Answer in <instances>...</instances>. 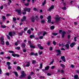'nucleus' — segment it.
Returning <instances> with one entry per match:
<instances>
[{
	"label": "nucleus",
	"mask_w": 79,
	"mask_h": 79,
	"mask_svg": "<svg viewBox=\"0 0 79 79\" xmlns=\"http://www.w3.org/2000/svg\"><path fill=\"white\" fill-rule=\"evenodd\" d=\"M22 74L19 77V78L20 79H21L23 77H24V76H26V74H25L24 72V71H22Z\"/></svg>",
	"instance_id": "1"
},
{
	"label": "nucleus",
	"mask_w": 79,
	"mask_h": 79,
	"mask_svg": "<svg viewBox=\"0 0 79 79\" xmlns=\"http://www.w3.org/2000/svg\"><path fill=\"white\" fill-rule=\"evenodd\" d=\"M15 11L17 12L18 14H19V15H21L22 14V11L20 9L19 10H18L17 9L15 10Z\"/></svg>",
	"instance_id": "2"
},
{
	"label": "nucleus",
	"mask_w": 79,
	"mask_h": 79,
	"mask_svg": "<svg viewBox=\"0 0 79 79\" xmlns=\"http://www.w3.org/2000/svg\"><path fill=\"white\" fill-rule=\"evenodd\" d=\"M47 19L48 20V23H51V21H52L51 20L52 17L51 16L49 15L48 17L47 18Z\"/></svg>",
	"instance_id": "3"
},
{
	"label": "nucleus",
	"mask_w": 79,
	"mask_h": 79,
	"mask_svg": "<svg viewBox=\"0 0 79 79\" xmlns=\"http://www.w3.org/2000/svg\"><path fill=\"white\" fill-rule=\"evenodd\" d=\"M31 8H25L23 9L24 11H27L28 12H29V13L31 11Z\"/></svg>",
	"instance_id": "4"
},
{
	"label": "nucleus",
	"mask_w": 79,
	"mask_h": 79,
	"mask_svg": "<svg viewBox=\"0 0 79 79\" xmlns=\"http://www.w3.org/2000/svg\"><path fill=\"white\" fill-rule=\"evenodd\" d=\"M26 19V17L25 16H23V17L21 19V22H23L25 21Z\"/></svg>",
	"instance_id": "5"
},
{
	"label": "nucleus",
	"mask_w": 79,
	"mask_h": 79,
	"mask_svg": "<svg viewBox=\"0 0 79 79\" xmlns=\"http://www.w3.org/2000/svg\"><path fill=\"white\" fill-rule=\"evenodd\" d=\"M53 8H54V6H52L48 9V11H50L51 10H52Z\"/></svg>",
	"instance_id": "6"
},
{
	"label": "nucleus",
	"mask_w": 79,
	"mask_h": 79,
	"mask_svg": "<svg viewBox=\"0 0 79 79\" xmlns=\"http://www.w3.org/2000/svg\"><path fill=\"white\" fill-rule=\"evenodd\" d=\"M61 58L62 60L63 61H64V62H66V60H65V57H64V56H63L61 57Z\"/></svg>",
	"instance_id": "7"
},
{
	"label": "nucleus",
	"mask_w": 79,
	"mask_h": 79,
	"mask_svg": "<svg viewBox=\"0 0 79 79\" xmlns=\"http://www.w3.org/2000/svg\"><path fill=\"white\" fill-rule=\"evenodd\" d=\"M31 55H35V56H38L37 53H35L34 52H31L30 53Z\"/></svg>",
	"instance_id": "8"
},
{
	"label": "nucleus",
	"mask_w": 79,
	"mask_h": 79,
	"mask_svg": "<svg viewBox=\"0 0 79 79\" xmlns=\"http://www.w3.org/2000/svg\"><path fill=\"white\" fill-rule=\"evenodd\" d=\"M31 21L32 22H34V21H35V19L34 18V16H33L31 18Z\"/></svg>",
	"instance_id": "9"
},
{
	"label": "nucleus",
	"mask_w": 79,
	"mask_h": 79,
	"mask_svg": "<svg viewBox=\"0 0 79 79\" xmlns=\"http://www.w3.org/2000/svg\"><path fill=\"white\" fill-rule=\"evenodd\" d=\"M75 45V43H73L70 45V47L72 48V47H74V46Z\"/></svg>",
	"instance_id": "10"
},
{
	"label": "nucleus",
	"mask_w": 79,
	"mask_h": 79,
	"mask_svg": "<svg viewBox=\"0 0 79 79\" xmlns=\"http://www.w3.org/2000/svg\"><path fill=\"white\" fill-rule=\"evenodd\" d=\"M9 35H10V37H13V34H12V32L11 31H10L9 33L8 34Z\"/></svg>",
	"instance_id": "11"
},
{
	"label": "nucleus",
	"mask_w": 79,
	"mask_h": 79,
	"mask_svg": "<svg viewBox=\"0 0 79 79\" xmlns=\"http://www.w3.org/2000/svg\"><path fill=\"white\" fill-rule=\"evenodd\" d=\"M74 79H79V77L78 76V75H76L74 76Z\"/></svg>",
	"instance_id": "12"
},
{
	"label": "nucleus",
	"mask_w": 79,
	"mask_h": 79,
	"mask_svg": "<svg viewBox=\"0 0 79 79\" xmlns=\"http://www.w3.org/2000/svg\"><path fill=\"white\" fill-rule=\"evenodd\" d=\"M14 74H15L16 77H18V73L16 72H14Z\"/></svg>",
	"instance_id": "13"
},
{
	"label": "nucleus",
	"mask_w": 79,
	"mask_h": 79,
	"mask_svg": "<svg viewBox=\"0 0 79 79\" xmlns=\"http://www.w3.org/2000/svg\"><path fill=\"white\" fill-rule=\"evenodd\" d=\"M60 18H58V17H56V22H57V21H60Z\"/></svg>",
	"instance_id": "14"
},
{
	"label": "nucleus",
	"mask_w": 79,
	"mask_h": 79,
	"mask_svg": "<svg viewBox=\"0 0 79 79\" xmlns=\"http://www.w3.org/2000/svg\"><path fill=\"white\" fill-rule=\"evenodd\" d=\"M49 66H48L45 68V70H48L49 69Z\"/></svg>",
	"instance_id": "15"
},
{
	"label": "nucleus",
	"mask_w": 79,
	"mask_h": 79,
	"mask_svg": "<svg viewBox=\"0 0 79 79\" xmlns=\"http://www.w3.org/2000/svg\"><path fill=\"white\" fill-rule=\"evenodd\" d=\"M56 51L57 52V53H60V54H61V51H60V50L59 49L58 50Z\"/></svg>",
	"instance_id": "16"
},
{
	"label": "nucleus",
	"mask_w": 79,
	"mask_h": 79,
	"mask_svg": "<svg viewBox=\"0 0 79 79\" xmlns=\"http://www.w3.org/2000/svg\"><path fill=\"white\" fill-rule=\"evenodd\" d=\"M4 40V37L3 36L1 38H0V41H3Z\"/></svg>",
	"instance_id": "17"
},
{
	"label": "nucleus",
	"mask_w": 79,
	"mask_h": 79,
	"mask_svg": "<svg viewBox=\"0 0 79 79\" xmlns=\"http://www.w3.org/2000/svg\"><path fill=\"white\" fill-rule=\"evenodd\" d=\"M27 64L25 65V66H26V67H29V66L30 65V63L28 62Z\"/></svg>",
	"instance_id": "18"
},
{
	"label": "nucleus",
	"mask_w": 79,
	"mask_h": 79,
	"mask_svg": "<svg viewBox=\"0 0 79 79\" xmlns=\"http://www.w3.org/2000/svg\"><path fill=\"white\" fill-rule=\"evenodd\" d=\"M28 44H29L30 46V45H31L32 44V43H31V40H28Z\"/></svg>",
	"instance_id": "19"
},
{
	"label": "nucleus",
	"mask_w": 79,
	"mask_h": 79,
	"mask_svg": "<svg viewBox=\"0 0 79 79\" xmlns=\"http://www.w3.org/2000/svg\"><path fill=\"white\" fill-rule=\"evenodd\" d=\"M35 63H36V61H35V60H33L32 61V64H35Z\"/></svg>",
	"instance_id": "20"
},
{
	"label": "nucleus",
	"mask_w": 79,
	"mask_h": 79,
	"mask_svg": "<svg viewBox=\"0 0 79 79\" xmlns=\"http://www.w3.org/2000/svg\"><path fill=\"white\" fill-rule=\"evenodd\" d=\"M1 43L3 45H5V42H4V41H1Z\"/></svg>",
	"instance_id": "21"
},
{
	"label": "nucleus",
	"mask_w": 79,
	"mask_h": 79,
	"mask_svg": "<svg viewBox=\"0 0 79 79\" xmlns=\"http://www.w3.org/2000/svg\"><path fill=\"white\" fill-rule=\"evenodd\" d=\"M31 33V30L30 29L28 30L27 31V33L29 34H30Z\"/></svg>",
	"instance_id": "22"
},
{
	"label": "nucleus",
	"mask_w": 79,
	"mask_h": 79,
	"mask_svg": "<svg viewBox=\"0 0 79 79\" xmlns=\"http://www.w3.org/2000/svg\"><path fill=\"white\" fill-rule=\"evenodd\" d=\"M30 47L31 48H35V47L34 46H33L32 45L30 46Z\"/></svg>",
	"instance_id": "23"
},
{
	"label": "nucleus",
	"mask_w": 79,
	"mask_h": 79,
	"mask_svg": "<svg viewBox=\"0 0 79 79\" xmlns=\"http://www.w3.org/2000/svg\"><path fill=\"white\" fill-rule=\"evenodd\" d=\"M8 53H14V51H13L10 50L8 51Z\"/></svg>",
	"instance_id": "24"
},
{
	"label": "nucleus",
	"mask_w": 79,
	"mask_h": 79,
	"mask_svg": "<svg viewBox=\"0 0 79 79\" xmlns=\"http://www.w3.org/2000/svg\"><path fill=\"white\" fill-rule=\"evenodd\" d=\"M43 64L42 63H41L40 64V69H42V67H43V66L42 65Z\"/></svg>",
	"instance_id": "25"
},
{
	"label": "nucleus",
	"mask_w": 79,
	"mask_h": 79,
	"mask_svg": "<svg viewBox=\"0 0 79 79\" xmlns=\"http://www.w3.org/2000/svg\"><path fill=\"white\" fill-rule=\"evenodd\" d=\"M60 66H61V67H62V68H64V67H65V65H64L63 64H61L60 65Z\"/></svg>",
	"instance_id": "26"
},
{
	"label": "nucleus",
	"mask_w": 79,
	"mask_h": 79,
	"mask_svg": "<svg viewBox=\"0 0 79 79\" xmlns=\"http://www.w3.org/2000/svg\"><path fill=\"white\" fill-rule=\"evenodd\" d=\"M20 47H17L15 48V49L16 50H20Z\"/></svg>",
	"instance_id": "27"
},
{
	"label": "nucleus",
	"mask_w": 79,
	"mask_h": 79,
	"mask_svg": "<svg viewBox=\"0 0 79 79\" xmlns=\"http://www.w3.org/2000/svg\"><path fill=\"white\" fill-rule=\"evenodd\" d=\"M6 64H7V66H10V64H11V63H10V62H7L6 63Z\"/></svg>",
	"instance_id": "28"
},
{
	"label": "nucleus",
	"mask_w": 79,
	"mask_h": 79,
	"mask_svg": "<svg viewBox=\"0 0 79 79\" xmlns=\"http://www.w3.org/2000/svg\"><path fill=\"white\" fill-rule=\"evenodd\" d=\"M50 29L52 30L54 29H55V27L54 26H51L50 27Z\"/></svg>",
	"instance_id": "29"
},
{
	"label": "nucleus",
	"mask_w": 79,
	"mask_h": 79,
	"mask_svg": "<svg viewBox=\"0 0 79 79\" xmlns=\"http://www.w3.org/2000/svg\"><path fill=\"white\" fill-rule=\"evenodd\" d=\"M65 46L66 48H67V49L69 48V45L68 44H67L66 45H65Z\"/></svg>",
	"instance_id": "30"
},
{
	"label": "nucleus",
	"mask_w": 79,
	"mask_h": 79,
	"mask_svg": "<svg viewBox=\"0 0 79 79\" xmlns=\"http://www.w3.org/2000/svg\"><path fill=\"white\" fill-rule=\"evenodd\" d=\"M66 33L65 32V31H63L62 32V34L63 35H65V34H66Z\"/></svg>",
	"instance_id": "31"
},
{
	"label": "nucleus",
	"mask_w": 79,
	"mask_h": 79,
	"mask_svg": "<svg viewBox=\"0 0 79 79\" xmlns=\"http://www.w3.org/2000/svg\"><path fill=\"white\" fill-rule=\"evenodd\" d=\"M33 37V38H34V35H30V38H31V39H32V38Z\"/></svg>",
	"instance_id": "32"
},
{
	"label": "nucleus",
	"mask_w": 79,
	"mask_h": 79,
	"mask_svg": "<svg viewBox=\"0 0 79 79\" xmlns=\"http://www.w3.org/2000/svg\"><path fill=\"white\" fill-rule=\"evenodd\" d=\"M1 27H2V28L3 29L4 28H6V26H1Z\"/></svg>",
	"instance_id": "33"
},
{
	"label": "nucleus",
	"mask_w": 79,
	"mask_h": 79,
	"mask_svg": "<svg viewBox=\"0 0 79 79\" xmlns=\"http://www.w3.org/2000/svg\"><path fill=\"white\" fill-rule=\"evenodd\" d=\"M23 31H22V32L19 33V34L20 35H23Z\"/></svg>",
	"instance_id": "34"
},
{
	"label": "nucleus",
	"mask_w": 79,
	"mask_h": 79,
	"mask_svg": "<svg viewBox=\"0 0 79 79\" xmlns=\"http://www.w3.org/2000/svg\"><path fill=\"white\" fill-rule=\"evenodd\" d=\"M33 10H34V11H38V10L35 7L33 8Z\"/></svg>",
	"instance_id": "35"
},
{
	"label": "nucleus",
	"mask_w": 79,
	"mask_h": 79,
	"mask_svg": "<svg viewBox=\"0 0 79 79\" xmlns=\"http://www.w3.org/2000/svg\"><path fill=\"white\" fill-rule=\"evenodd\" d=\"M17 69H18V70H21V67L19 66H17Z\"/></svg>",
	"instance_id": "36"
},
{
	"label": "nucleus",
	"mask_w": 79,
	"mask_h": 79,
	"mask_svg": "<svg viewBox=\"0 0 79 79\" xmlns=\"http://www.w3.org/2000/svg\"><path fill=\"white\" fill-rule=\"evenodd\" d=\"M36 18L35 19L36 21H38L39 20V18H38V16L36 15L35 16Z\"/></svg>",
	"instance_id": "37"
},
{
	"label": "nucleus",
	"mask_w": 79,
	"mask_h": 79,
	"mask_svg": "<svg viewBox=\"0 0 79 79\" xmlns=\"http://www.w3.org/2000/svg\"><path fill=\"white\" fill-rule=\"evenodd\" d=\"M2 19H3V20L4 21H5V19H6V17H5V16H2Z\"/></svg>",
	"instance_id": "38"
},
{
	"label": "nucleus",
	"mask_w": 79,
	"mask_h": 79,
	"mask_svg": "<svg viewBox=\"0 0 79 79\" xmlns=\"http://www.w3.org/2000/svg\"><path fill=\"white\" fill-rule=\"evenodd\" d=\"M45 3H46V1L45 0L42 3L43 5H45Z\"/></svg>",
	"instance_id": "39"
},
{
	"label": "nucleus",
	"mask_w": 79,
	"mask_h": 79,
	"mask_svg": "<svg viewBox=\"0 0 79 79\" xmlns=\"http://www.w3.org/2000/svg\"><path fill=\"white\" fill-rule=\"evenodd\" d=\"M24 12H22V14L24 15L26 14V11H24Z\"/></svg>",
	"instance_id": "40"
},
{
	"label": "nucleus",
	"mask_w": 79,
	"mask_h": 79,
	"mask_svg": "<svg viewBox=\"0 0 79 79\" xmlns=\"http://www.w3.org/2000/svg\"><path fill=\"white\" fill-rule=\"evenodd\" d=\"M62 9L64 10H66V7H63L62 8Z\"/></svg>",
	"instance_id": "41"
},
{
	"label": "nucleus",
	"mask_w": 79,
	"mask_h": 79,
	"mask_svg": "<svg viewBox=\"0 0 79 79\" xmlns=\"http://www.w3.org/2000/svg\"><path fill=\"white\" fill-rule=\"evenodd\" d=\"M53 44L54 45H56V42H55V41H53Z\"/></svg>",
	"instance_id": "42"
},
{
	"label": "nucleus",
	"mask_w": 79,
	"mask_h": 79,
	"mask_svg": "<svg viewBox=\"0 0 79 79\" xmlns=\"http://www.w3.org/2000/svg\"><path fill=\"white\" fill-rule=\"evenodd\" d=\"M47 33L45 32H44L43 33V36H45V35L46 34H47Z\"/></svg>",
	"instance_id": "43"
},
{
	"label": "nucleus",
	"mask_w": 79,
	"mask_h": 79,
	"mask_svg": "<svg viewBox=\"0 0 79 79\" xmlns=\"http://www.w3.org/2000/svg\"><path fill=\"white\" fill-rule=\"evenodd\" d=\"M40 49V50H44V48L42 46H41L39 48Z\"/></svg>",
	"instance_id": "44"
},
{
	"label": "nucleus",
	"mask_w": 79,
	"mask_h": 79,
	"mask_svg": "<svg viewBox=\"0 0 79 79\" xmlns=\"http://www.w3.org/2000/svg\"><path fill=\"white\" fill-rule=\"evenodd\" d=\"M52 35H54L55 36H56V35H58V34L57 33H53Z\"/></svg>",
	"instance_id": "45"
},
{
	"label": "nucleus",
	"mask_w": 79,
	"mask_h": 79,
	"mask_svg": "<svg viewBox=\"0 0 79 79\" xmlns=\"http://www.w3.org/2000/svg\"><path fill=\"white\" fill-rule=\"evenodd\" d=\"M22 46L23 47V48H24V47H25V44L24 43H23L22 44Z\"/></svg>",
	"instance_id": "46"
},
{
	"label": "nucleus",
	"mask_w": 79,
	"mask_h": 79,
	"mask_svg": "<svg viewBox=\"0 0 79 79\" xmlns=\"http://www.w3.org/2000/svg\"><path fill=\"white\" fill-rule=\"evenodd\" d=\"M6 45H8V46L9 45V44H10L9 43V42H8V41L6 42Z\"/></svg>",
	"instance_id": "47"
},
{
	"label": "nucleus",
	"mask_w": 79,
	"mask_h": 79,
	"mask_svg": "<svg viewBox=\"0 0 79 79\" xmlns=\"http://www.w3.org/2000/svg\"><path fill=\"white\" fill-rule=\"evenodd\" d=\"M45 22V20H42L41 21V23H44Z\"/></svg>",
	"instance_id": "48"
},
{
	"label": "nucleus",
	"mask_w": 79,
	"mask_h": 79,
	"mask_svg": "<svg viewBox=\"0 0 79 79\" xmlns=\"http://www.w3.org/2000/svg\"><path fill=\"white\" fill-rule=\"evenodd\" d=\"M6 58H7L8 59V60H10L11 59V57H10V56H7L6 57Z\"/></svg>",
	"instance_id": "49"
},
{
	"label": "nucleus",
	"mask_w": 79,
	"mask_h": 79,
	"mask_svg": "<svg viewBox=\"0 0 79 79\" xmlns=\"http://www.w3.org/2000/svg\"><path fill=\"white\" fill-rule=\"evenodd\" d=\"M70 68H74V66L73 65H71L70 66Z\"/></svg>",
	"instance_id": "50"
},
{
	"label": "nucleus",
	"mask_w": 79,
	"mask_h": 79,
	"mask_svg": "<svg viewBox=\"0 0 79 79\" xmlns=\"http://www.w3.org/2000/svg\"><path fill=\"white\" fill-rule=\"evenodd\" d=\"M27 29H28V28L27 27H26V28H24V30L25 31H26V30H27Z\"/></svg>",
	"instance_id": "51"
},
{
	"label": "nucleus",
	"mask_w": 79,
	"mask_h": 79,
	"mask_svg": "<svg viewBox=\"0 0 79 79\" xmlns=\"http://www.w3.org/2000/svg\"><path fill=\"white\" fill-rule=\"evenodd\" d=\"M76 38H77V37H75L74 38V40L75 42H76L77 40H76Z\"/></svg>",
	"instance_id": "52"
},
{
	"label": "nucleus",
	"mask_w": 79,
	"mask_h": 79,
	"mask_svg": "<svg viewBox=\"0 0 79 79\" xmlns=\"http://www.w3.org/2000/svg\"><path fill=\"white\" fill-rule=\"evenodd\" d=\"M37 46L38 47H40L41 46V44H39L37 45Z\"/></svg>",
	"instance_id": "53"
},
{
	"label": "nucleus",
	"mask_w": 79,
	"mask_h": 79,
	"mask_svg": "<svg viewBox=\"0 0 79 79\" xmlns=\"http://www.w3.org/2000/svg\"><path fill=\"white\" fill-rule=\"evenodd\" d=\"M61 73L63 74V73H64V70H61Z\"/></svg>",
	"instance_id": "54"
},
{
	"label": "nucleus",
	"mask_w": 79,
	"mask_h": 79,
	"mask_svg": "<svg viewBox=\"0 0 79 79\" xmlns=\"http://www.w3.org/2000/svg\"><path fill=\"white\" fill-rule=\"evenodd\" d=\"M8 68L9 69H11V67L10 65L8 66Z\"/></svg>",
	"instance_id": "55"
},
{
	"label": "nucleus",
	"mask_w": 79,
	"mask_h": 79,
	"mask_svg": "<svg viewBox=\"0 0 79 79\" xmlns=\"http://www.w3.org/2000/svg\"><path fill=\"white\" fill-rule=\"evenodd\" d=\"M7 39H8L10 40V37L8 36V35H7Z\"/></svg>",
	"instance_id": "56"
},
{
	"label": "nucleus",
	"mask_w": 79,
	"mask_h": 79,
	"mask_svg": "<svg viewBox=\"0 0 79 79\" xmlns=\"http://www.w3.org/2000/svg\"><path fill=\"white\" fill-rule=\"evenodd\" d=\"M47 45H50V42H48L47 43Z\"/></svg>",
	"instance_id": "57"
},
{
	"label": "nucleus",
	"mask_w": 79,
	"mask_h": 79,
	"mask_svg": "<svg viewBox=\"0 0 79 79\" xmlns=\"http://www.w3.org/2000/svg\"><path fill=\"white\" fill-rule=\"evenodd\" d=\"M12 56H14V57H15L16 56V54H12Z\"/></svg>",
	"instance_id": "58"
},
{
	"label": "nucleus",
	"mask_w": 79,
	"mask_h": 79,
	"mask_svg": "<svg viewBox=\"0 0 79 79\" xmlns=\"http://www.w3.org/2000/svg\"><path fill=\"white\" fill-rule=\"evenodd\" d=\"M25 5L27 6H29V3L25 4Z\"/></svg>",
	"instance_id": "59"
},
{
	"label": "nucleus",
	"mask_w": 79,
	"mask_h": 79,
	"mask_svg": "<svg viewBox=\"0 0 79 79\" xmlns=\"http://www.w3.org/2000/svg\"><path fill=\"white\" fill-rule=\"evenodd\" d=\"M15 45H16V46H17V45H18V43H17V42H16L15 43Z\"/></svg>",
	"instance_id": "60"
},
{
	"label": "nucleus",
	"mask_w": 79,
	"mask_h": 79,
	"mask_svg": "<svg viewBox=\"0 0 79 79\" xmlns=\"http://www.w3.org/2000/svg\"><path fill=\"white\" fill-rule=\"evenodd\" d=\"M47 75H48V76H51L52 75V74L51 73H48Z\"/></svg>",
	"instance_id": "61"
},
{
	"label": "nucleus",
	"mask_w": 79,
	"mask_h": 79,
	"mask_svg": "<svg viewBox=\"0 0 79 79\" xmlns=\"http://www.w3.org/2000/svg\"><path fill=\"white\" fill-rule=\"evenodd\" d=\"M53 63V61H52L50 62V63L49 64V65H51V64H52Z\"/></svg>",
	"instance_id": "62"
},
{
	"label": "nucleus",
	"mask_w": 79,
	"mask_h": 79,
	"mask_svg": "<svg viewBox=\"0 0 79 79\" xmlns=\"http://www.w3.org/2000/svg\"><path fill=\"white\" fill-rule=\"evenodd\" d=\"M43 36H40L39 38L40 39H43Z\"/></svg>",
	"instance_id": "63"
},
{
	"label": "nucleus",
	"mask_w": 79,
	"mask_h": 79,
	"mask_svg": "<svg viewBox=\"0 0 79 79\" xmlns=\"http://www.w3.org/2000/svg\"><path fill=\"white\" fill-rule=\"evenodd\" d=\"M43 16L40 15V19H43Z\"/></svg>",
	"instance_id": "64"
}]
</instances>
